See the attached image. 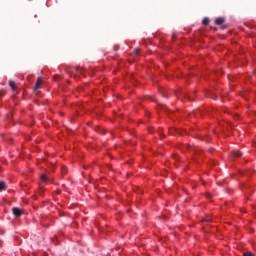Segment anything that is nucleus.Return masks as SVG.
Segmentation results:
<instances>
[{"label":"nucleus","instance_id":"nucleus-15","mask_svg":"<svg viewBox=\"0 0 256 256\" xmlns=\"http://www.w3.org/2000/svg\"><path fill=\"white\" fill-rule=\"evenodd\" d=\"M222 29H227V26H223Z\"/></svg>","mask_w":256,"mask_h":256},{"label":"nucleus","instance_id":"nucleus-7","mask_svg":"<svg viewBox=\"0 0 256 256\" xmlns=\"http://www.w3.org/2000/svg\"><path fill=\"white\" fill-rule=\"evenodd\" d=\"M202 25H209V18H204L202 21Z\"/></svg>","mask_w":256,"mask_h":256},{"label":"nucleus","instance_id":"nucleus-9","mask_svg":"<svg viewBox=\"0 0 256 256\" xmlns=\"http://www.w3.org/2000/svg\"><path fill=\"white\" fill-rule=\"evenodd\" d=\"M243 256H255V255L251 252H244Z\"/></svg>","mask_w":256,"mask_h":256},{"label":"nucleus","instance_id":"nucleus-14","mask_svg":"<svg viewBox=\"0 0 256 256\" xmlns=\"http://www.w3.org/2000/svg\"><path fill=\"white\" fill-rule=\"evenodd\" d=\"M204 221L209 222V221H211V220H210L209 218H205Z\"/></svg>","mask_w":256,"mask_h":256},{"label":"nucleus","instance_id":"nucleus-8","mask_svg":"<svg viewBox=\"0 0 256 256\" xmlns=\"http://www.w3.org/2000/svg\"><path fill=\"white\" fill-rule=\"evenodd\" d=\"M41 181H43L44 183H47V176L45 174L41 176Z\"/></svg>","mask_w":256,"mask_h":256},{"label":"nucleus","instance_id":"nucleus-2","mask_svg":"<svg viewBox=\"0 0 256 256\" xmlns=\"http://www.w3.org/2000/svg\"><path fill=\"white\" fill-rule=\"evenodd\" d=\"M41 83H43V79H41V77H39L36 81V84L34 86V91L39 90V88L41 87Z\"/></svg>","mask_w":256,"mask_h":256},{"label":"nucleus","instance_id":"nucleus-3","mask_svg":"<svg viewBox=\"0 0 256 256\" xmlns=\"http://www.w3.org/2000/svg\"><path fill=\"white\" fill-rule=\"evenodd\" d=\"M223 23H225V18L223 17H219L215 20L216 25H223Z\"/></svg>","mask_w":256,"mask_h":256},{"label":"nucleus","instance_id":"nucleus-12","mask_svg":"<svg viewBox=\"0 0 256 256\" xmlns=\"http://www.w3.org/2000/svg\"><path fill=\"white\" fill-rule=\"evenodd\" d=\"M96 131H97L98 133H103V129H101V128L96 129Z\"/></svg>","mask_w":256,"mask_h":256},{"label":"nucleus","instance_id":"nucleus-4","mask_svg":"<svg viewBox=\"0 0 256 256\" xmlns=\"http://www.w3.org/2000/svg\"><path fill=\"white\" fill-rule=\"evenodd\" d=\"M9 87H11L12 91H16L17 90V86L15 84V81H13V80L9 81Z\"/></svg>","mask_w":256,"mask_h":256},{"label":"nucleus","instance_id":"nucleus-6","mask_svg":"<svg viewBox=\"0 0 256 256\" xmlns=\"http://www.w3.org/2000/svg\"><path fill=\"white\" fill-rule=\"evenodd\" d=\"M7 189V184L4 181H0V191H5Z\"/></svg>","mask_w":256,"mask_h":256},{"label":"nucleus","instance_id":"nucleus-16","mask_svg":"<svg viewBox=\"0 0 256 256\" xmlns=\"http://www.w3.org/2000/svg\"><path fill=\"white\" fill-rule=\"evenodd\" d=\"M3 95H5V92H2V93H1V96H2V97H3Z\"/></svg>","mask_w":256,"mask_h":256},{"label":"nucleus","instance_id":"nucleus-10","mask_svg":"<svg viewBox=\"0 0 256 256\" xmlns=\"http://www.w3.org/2000/svg\"><path fill=\"white\" fill-rule=\"evenodd\" d=\"M76 72H78V73H81V75H83V69H81V68H76Z\"/></svg>","mask_w":256,"mask_h":256},{"label":"nucleus","instance_id":"nucleus-5","mask_svg":"<svg viewBox=\"0 0 256 256\" xmlns=\"http://www.w3.org/2000/svg\"><path fill=\"white\" fill-rule=\"evenodd\" d=\"M233 157H242L243 153L239 150H234L232 152Z\"/></svg>","mask_w":256,"mask_h":256},{"label":"nucleus","instance_id":"nucleus-1","mask_svg":"<svg viewBox=\"0 0 256 256\" xmlns=\"http://www.w3.org/2000/svg\"><path fill=\"white\" fill-rule=\"evenodd\" d=\"M12 213L15 217H21V215H23V210L18 207H14L12 208Z\"/></svg>","mask_w":256,"mask_h":256},{"label":"nucleus","instance_id":"nucleus-17","mask_svg":"<svg viewBox=\"0 0 256 256\" xmlns=\"http://www.w3.org/2000/svg\"><path fill=\"white\" fill-rule=\"evenodd\" d=\"M187 147H188L189 149H191V145H188Z\"/></svg>","mask_w":256,"mask_h":256},{"label":"nucleus","instance_id":"nucleus-11","mask_svg":"<svg viewBox=\"0 0 256 256\" xmlns=\"http://www.w3.org/2000/svg\"><path fill=\"white\" fill-rule=\"evenodd\" d=\"M62 173H67V167H62Z\"/></svg>","mask_w":256,"mask_h":256},{"label":"nucleus","instance_id":"nucleus-13","mask_svg":"<svg viewBox=\"0 0 256 256\" xmlns=\"http://www.w3.org/2000/svg\"><path fill=\"white\" fill-rule=\"evenodd\" d=\"M188 101L193 102V101H195V99H191V97L188 96Z\"/></svg>","mask_w":256,"mask_h":256}]
</instances>
